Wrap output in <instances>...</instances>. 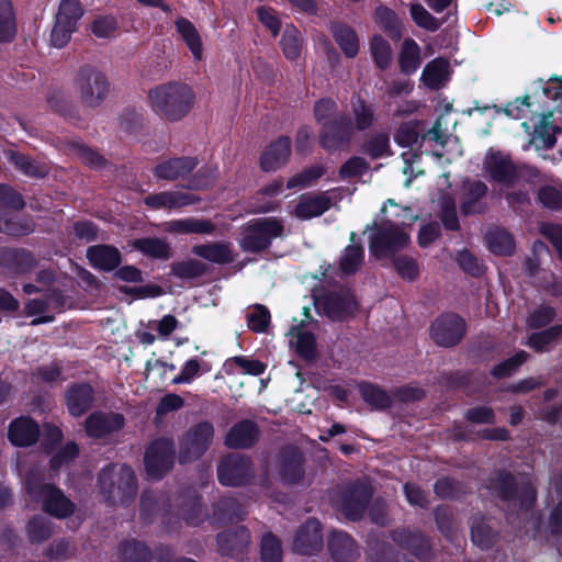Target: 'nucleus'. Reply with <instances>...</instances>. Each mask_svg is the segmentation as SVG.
<instances>
[{
    "label": "nucleus",
    "instance_id": "nucleus-1",
    "mask_svg": "<svg viewBox=\"0 0 562 562\" xmlns=\"http://www.w3.org/2000/svg\"><path fill=\"white\" fill-rule=\"evenodd\" d=\"M562 75L548 80H535L522 98L509 102L504 112L515 120L529 116L538 117L531 140L528 146L537 150L550 149L557 143V134L561 133L555 122L562 120Z\"/></svg>",
    "mask_w": 562,
    "mask_h": 562
},
{
    "label": "nucleus",
    "instance_id": "nucleus-2",
    "mask_svg": "<svg viewBox=\"0 0 562 562\" xmlns=\"http://www.w3.org/2000/svg\"><path fill=\"white\" fill-rule=\"evenodd\" d=\"M195 94L184 82L171 81L156 86L148 92L150 109L160 117L176 122L189 114Z\"/></svg>",
    "mask_w": 562,
    "mask_h": 562
},
{
    "label": "nucleus",
    "instance_id": "nucleus-3",
    "mask_svg": "<svg viewBox=\"0 0 562 562\" xmlns=\"http://www.w3.org/2000/svg\"><path fill=\"white\" fill-rule=\"evenodd\" d=\"M336 111L337 104L330 99H322L314 105L315 119L322 126L321 143L327 150L348 142L353 131L352 122L344 115H337Z\"/></svg>",
    "mask_w": 562,
    "mask_h": 562
},
{
    "label": "nucleus",
    "instance_id": "nucleus-4",
    "mask_svg": "<svg viewBox=\"0 0 562 562\" xmlns=\"http://www.w3.org/2000/svg\"><path fill=\"white\" fill-rule=\"evenodd\" d=\"M401 211L403 212L402 220H387L372 234L370 250L375 257H389L408 245L409 235L404 231V226L412 225L417 216L408 207Z\"/></svg>",
    "mask_w": 562,
    "mask_h": 562
},
{
    "label": "nucleus",
    "instance_id": "nucleus-5",
    "mask_svg": "<svg viewBox=\"0 0 562 562\" xmlns=\"http://www.w3.org/2000/svg\"><path fill=\"white\" fill-rule=\"evenodd\" d=\"M98 488L105 502L124 504L136 494L134 472L124 464L109 465L99 474Z\"/></svg>",
    "mask_w": 562,
    "mask_h": 562
},
{
    "label": "nucleus",
    "instance_id": "nucleus-6",
    "mask_svg": "<svg viewBox=\"0 0 562 562\" xmlns=\"http://www.w3.org/2000/svg\"><path fill=\"white\" fill-rule=\"evenodd\" d=\"M25 486L30 497L41 502L46 513L57 518H65L74 513V503L59 488L42 483L36 470L27 474Z\"/></svg>",
    "mask_w": 562,
    "mask_h": 562
},
{
    "label": "nucleus",
    "instance_id": "nucleus-7",
    "mask_svg": "<svg viewBox=\"0 0 562 562\" xmlns=\"http://www.w3.org/2000/svg\"><path fill=\"white\" fill-rule=\"evenodd\" d=\"M75 89L82 104L88 108H97L108 97L110 83L103 72L85 66L77 74Z\"/></svg>",
    "mask_w": 562,
    "mask_h": 562
},
{
    "label": "nucleus",
    "instance_id": "nucleus-8",
    "mask_svg": "<svg viewBox=\"0 0 562 562\" xmlns=\"http://www.w3.org/2000/svg\"><path fill=\"white\" fill-rule=\"evenodd\" d=\"M283 234V224L279 218L265 217L251 221L244 231L240 246L246 251H260L271 240Z\"/></svg>",
    "mask_w": 562,
    "mask_h": 562
},
{
    "label": "nucleus",
    "instance_id": "nucleus-9",
    "mask_svg": "<svg viewBox=\"0 0 562 562\" xmlns=\"http://www.w3.org/2000/svg\"><path fill=\"white\" fill-rule=\"evenodd\" d=\"M214 429L209 423H200L190 428L181 442L179 460L187 463L199 459L209 448Z\"/></svg>",
    "mask_w": 562,
    "mask_h": 562
},
{
    "label": "nucleus",
    "instance_id": "nucleus-10",
    "mask_svg": "<svg viewBox=\"0 0 562 562\" xmlns=\"http://www.w3.org/2000/svg\"><path fill=\"white\" fill-rule=\"evenodd\" d=\"M175 449L169 439L154 441L145 453V468L147 474L153 479L161 477L173 464Z\"/></svg>",
    "mask_w": 562,
    "mask_h": 562
},
{
    "label": "nucleus",
    "instance_id": "nucleus-11",
    "mask_svg": "<svg viewBox=\"0 0 562 562\" xmlns=\"http://www.w3.org/2000/svg\"><path fill=\"white\" fill-rule=\"evenodd\" d=\"M316 306L334 321L352 316L357 311V302L349 290L334 291L316 301Z\"/></svg>",
    "mask_w": 562,
    "mask_h": 562
},
{
    "label": "nucleus",
    "instance_id": "nucleus-12",
    "mask_svg": "<svg viewBox=\"0 0 562 562\" xmlns=\"http://www.w3.org/2000/svg\"><path fill=\"white\" fill-rule=\"evenodd\" d=\"M483 170L494 182L509 186L517 177L516 168L507 155L490 149L483 161Z\"/></svg>",
    "mask_w": 562,
    "mask_h": 562
},
{
    "label": "nucleus",
    "instance_id": "nucleus-13",
    "mask_svg": "<svg viewBox=\"0 0 562 562\" xmlns=\"http://www.w3.org/2000/svg\"><path fill=\"white\" fill-rule=\"evenodd\" d=\"M333 203L334 196L328 191L305 193L299 198L293 211H291V215L301 221L312 220L328 211Z\"/></svg>",
    "mask_w": 562,
    "mask_h": 562
},
{
    "label": "nucleus",
    "instance_id": "nucleus-14",
    "mask_svg": "<svg viewBox=\"0 0 562 562\" xmlns=\"http://www.w3.org/2000/svg\"><path fill=\"white\" fill-rule=\"evenodd\" d=\"M464 328V322L459 316L442 315L432 323L431 337L439 346L450 347L460 341Z\"/></svg>",
    "mask_w": 562,
    "mask_h": 562
},
{
    "label": "nucleus",
    "instance_id": "nucleus-15",
    "mask_svg": "<svg viewBox=\"0 0 562 562\" xmlns=\"http://www.w3.org/2000/svg\"><path fill=\"white\" fill-rule=\"evenodd\" d=\"M199 201L198 195L180 190L162 191L149 194L144 199L145 205L149 209L167 211L180 210Z\"/></svg>",
    "mask_w": 562,
    "mask_h": 562
},
{
    "label": "nucleus",
    "instance_id": "nucleus-16",
    "mask_svg": "<svg viewBox=\"0 0 562 562\" xmlns=\"http://www.w3.org/2000/svg\"><path fill=\"white\" fill-rule=\"evenodd\" d=\"M217 472L223 485H240L249 476V461L239 454H229L221 461Z\"/></svg>",
    "mask_w": 562,
    "mask_h": 562
},
{
    "label": "nucleus",
    "instance_id": "nucleus-17",
    "mask_svg": "<svg viewBox=\"0 0 562 562\" xmlns=\"http://www.w3.org/2000/svg\"><path fill=\"white\" fill-rule=\"evenodd\" d=\"M371 496L370 487L367 484H359L350 488L336 506L346 517L356 520L363 514Z\"/></svg>",
    "mask_w": 562,
    "mask_h": 562
},
{
    "label": "nucleus",
    "instance_id": "nucleus-18",
    "mask_svg": "<svg viewBox=\"0 0 562 562\" xmlns=\"http://www.w3.org/2000/svg\"><path fill=\"white\" fill-rule=\"evenodd\" d=\"M196 167V160L191 157L169 158L160 161L154 168V175L161 180L173 181L189 175Z\"/></svg>",
    "mask_w": 562,
    "mask_h": 562
},
{
    "label": "nucleus",
    "instance_id": "nucleus-19",
    "mask_svg": "<svg viewBox=\"0 0 562 562\" xmlns=\"http://www.w3.org/2000/svg\"><path fill=\"white\" fill-rule=\"evenodd\" d=\"M124 418L116 413H93L86 420V431L90 437H103L123 427Z\"/></svg>",
    "mask_w": 562,
    "mask_h": 562
},
{
    "label": "nucleus",
    "instance_id": "nucleus-20",
    "mask_svg": "<svg viewBox=\"0 0 562 562\" xmlns=\"http://www.w3.org/2000/svg\"><path fill=\"white\" fill-rule=\"evenodd\" d=\"M323 544L319 522L307 520L297 531L294 539V550L302 554H311L318 551Z\"/></svg>",
    "mask_w": 562,
    "mask_h": 562
},
{
    "label": "nucleus",
    "instance_id": "nucleus-21",
    "mask_svg": "<svg viewBox=\"0 0 562 562\" xmlns=\"http://www.w3.org/2000/svg\"><path fill=\"white\" fill-rule=\"evenodd\" d=\"M38 435V426L27 417H19L9 426L8 437L14 446H31L37 440Z\"/></svg>",
    "mask_w": 562,
    "mask_h": 562
},
{
    "label": "nucleus",
    "instance_id": "nucleus-22",
    "mask_svg": "<svg viewBox=\"0 0 562 562\" xmlns=\"http://www.w3.org/2000/svg\"><path fill=\"white\" fill-rule=\"evenodd\" d=\"M162 227L170 234L209 235L215 229V225L211 221L194 217L168 221L162 224Z\"/></svg>",
    "mask_w": 562,
    "mask_h": 562
},
{
    "label": "nucleus",
    "instance_id": "nucleus-23",
    "mask_svg": "<svg viewBox=\"0 0 562 562\" xmlns=\"http://www.w3.org/2000/svg\"><path fill=\"white\" fill-rule=\"evenodd\" d=\"M177 33L184 42L195 61L203 59V42L198 29L187 19L179 18L175 22Z\"/></svg>",
    "mask_w": 562,
    "mask_h": 562
},
{
    "label": "nucleus",
    "instance_id": "nucleus-24",
    "mask_svg": "<svg viewBox=\"0 0 562 562\" xmlns=\"http://www.w3.org/2000/svg\"><path fill=\"white\" fill-rule=\"evenodd\" d=\"M87 257L91 266L103 271L114 270L121 263L119 250L108 245L89 247Z\"/></svg>",
    "mask_w": 562,
    "mask_h": 562
},
{
    "label": "nucleus",
    "instance_id": "nucleus-25",
    "mask_svg": "<svg viewBox=\"0 0 562 562\" xmlns=\"http://www.w3.org/2000/svg\"><path fill=\"white\" fill-rule=\"evenodd\" d=\"M291 154V140L288 137H280L272 143L263 153L261 167L266 171L280 168L286 162Z\"/></svg>",
    "mask_w": 562,
    "mask_h": 562
},
{
    "label": "nucleus",
    "instance_id": "nucleus-26",
    "mask_svg": "<svg viewBox=\"0 0 562 562\" xmlns=\"http://www.w3.org/2000/svg\"><path fill=\"white\" fill-rule=\"evenodd\" d=\"M450 78V65L443 58H436L428 63L423 70V83L432 90L443 87Z\"/></svg>",
    "mask_w": 562,
    "mask_h": 562
},
{
    "label": "nucleus",
    "instance_id": "nucleus-27",
    "mask_svg": "<svg viewBox=\"0 0 562 562\" xmlns=\"http://www.w3.org/2000/svg\"><path fill=\"white\" fill-rule=\"evenodd\" d=\"M258 429L250 420H244L231 428L225 438V445L229 448H247L255 443Z\"/></svg>",
    "mask_w": 562,
    "mask_h": 562
},
{
    "label": "nucleus",
    "instance_id": "nucleus-28",
    "mask_svg": "<svg viewBox=\"0 0 562 562\" xmlns=\"http://www.w3.org/2000/svg\"><path fill=\"white\" fill-rule=\"evenodd\" d=\"M93 401L92 387L88 384L75 385L67 392L66 402L68 411L74 416H80Z\"/></svg>",
    "mask_w": 562,
    "mask_h": 562
},
{
    "label": "nucleus",
    "instance_id": "nucleus-29",
    "mask_svg": "<svg viewBox=\"0 0 562 562\" xmlns=\"http://www.w3.org/2000/svg\"><path fill=\"white\" fill-rule=\"evenodd\" d=\"M330 30L342 53L349 58L357 56L359 53L357 33L351 27L341 24H333Z\"/></svg>",
    "mask_w": 562,
    "mask_h": 562
},
{
    "label": "nucleus",
    "instance_id": "nucleus-30",
    "mask_svg": "<svg viewBox=\"0 0 562 562\" xmlns=\"http://www.w3.org/2000/svg\"><path fill=\"white\" fill-rule=\"evenodd\" d=\"M329 550L335 560L348 562L356 557L353 540L345 532L335 531L329 539Z\"/></svg>",
    "mask_w": 562,
    "mask_h": 562
},
{
    "label": "nucleus",
    "instance_id": "nucleus-31",
    "mask_svg": "<svg viewBox=\"0 0 562 562\" xmlns=\"http://www.w3.org/2000/svg\"><path fill=\"white\" fill-rule=\"evenodd\" d=\"M192 251L194 255L215 263L233 261L232 248L228 244L224 243L194 246Z\"/></svg>",
    "mask_w": 562,
    "mask_h": 562
},
{
    "label": "nucleus",
    "instance_id": "nucleus-32",
    "mask_svg": "<svg viewBox=\"0 0 562 562\" xmlns=\"http://www.w3.org/2000/svg\"><path fill=\"white\" fill-rule=\"evenodd\" d=\"M488 249L498 256L512 255L515 249L513 236L503 228H492L486 235Z\"/></svg>",
    "mask_w": 562,
    "mask_h": 562
},
{
    "label": "nucleus",
    "instance_id": "nucleus-33",
    "mask_svg": "<svg viewBox=\"0 0 562 562\" xmlns=\"http://www.w3.org/2000/svg\"><path fill=\"white\" fill-rule=\"evenodd\" d=\"M290 344L295 348L297 353L310 359L315 355V338L313 334L306 330L303 326L294 327L289 333Z\"/></svg>",
    "mask_w": 562,
    "mask_h": 562
},
{
    "label": "nucleus",
    "instance_id": "nucleus-34",
    "mask_svg": "<svg viewBox=\"0 0 562 562\" xmlns=\"http://www.w3.org/2000/svg\"><path fill=\"white\" fill-rule=\"evenodd\" d=\"M420 65V49L414 40L404 41L400 54L401 70L405 74H413Z\"/></svg>",
    "mask_w": 562,
    "mask_h": 562
},
{
    "label": "nucleus",
    "instance_id": "nucleus-35",
    "mask_svg": "<svg viewBox=\"0 0 562 562\" xmlns=\"http://www.w3.org/2000/svg\"><path fill=\"white\" fill-rule=\"evenodd\" d=\"M374 22L392 38L398 40L401 37V21L393 10L386 7L376 8Z\"/></svg>",
    "mask_w": 562,
    "mask_h": 562
},
{
    "label": "nucleus",
    "instance_id": "nucleus-36",
    "mask_svg": "<svg viewBox=\"0 0 562 562\" xmlns=\"http://www.w3.org/2000/svg\"><path fill=\"white\" fill-rule=\"evenodd\" d=\"M14 35L15 21L11 0H0V42H10Z\"/></svg>",
    "mask_w": 562,
    "mask_h": 562
},
{
    "label": "nucleus",
    "instance_id": "nucleus-37",
    "mask_svg": "<svg viewBox=\"0 0 562 562\" xmlns=\"http://www.w3.org/2000/svg\"><path fill=\"white\" fill-rule=\"evenodd\" d=\"M83 15V8L78 0H63L59 4L56 20L77 29L78 21Z\"/></svg>",
    "mask_w": 562,
    "mask_h": 562
},
{
    "label": "nucleus",
    "instance_id": "nucleus-38",
    "mask_svg": "<svg viewBox=\"0 0 562 562\" xmlns=\"http://www.w3.org/2000/svg\"><path fill=\"white\" fill-rule=\"evenodd\" d=\"M370 52L376 66L385 69L392 61V49L386 40L381 35H374L370 42Z\"/></svg>",
    "mask_w": 562,
    "mask_h": 562
},
{
    "label": "nucleus",
    "instance_id": "nucleus-39",
    "mask_svg": "<svg viewBox=\"0 0 562 562\" xmlns=\"http://www.w3.org/2000/svg\"><path fill=\"white\" fill-rule=\"evenodd\" d=\"M282 188L283 184L281 181H273L272 183L265 187L256 198L257 201L262 203L254 205V211L266 213L276 210L279 204L270 199L280 194L282 192Z\"/></svg>",
    "mask_w": 562,
    "mask_h": 562
},
{
    "label": "nucleus",
    "instance_id": "nucleus-40",
    "mask_svg": "<svg viewBox=\"0 0 562 562\" xmlns=\"http://www.w3.org/2000/svg\"><path fill=\"white\" fill-rule=\"evenodd\" d=\"M11 161L14 166L20 169L23 173L29 177L41 178L47 175L48 166L45 164L37 162L21 154H12Z\"/></svg>",
    "mask_w": 562,
    "mask_h": 562
},
{
    "label": "nucleus",
    "instance_id": "nucleus-41",
    "mask_svg": "<svg viewBox=\"0 0 562 562\" xmlns=\"http://www.w3.org/2000/svg\"><path fill=\"white\" fill-rule=\"evenodd\" d=\"M281 47L286 58L296 59L302 48V35L300 31L293 26L286 27L281 38Z\"/></svg>",
    "mask_w": 562,
    "mask_h": 562
},
{
    "label": "nucleus",
    "instance_id": "nucleus-42",
    "mask_svg": "<svg viewBox=\"0 0 562 562\" xmlns=\"http://www.w3.org/2000/svg\"><path fill=\"white\" fill-rule=\"evenodd\" d=\"M64 305V297L57 292H52L46 300H31L25 304V313L29 316L44 313L49 308H60Z\"/></svg>",
    "mask_w": 562,
    "mask_h": 562
},
{
    "label": "nucleus",
    "instance_id": "nucleus-43",
    "mask_svg": "<svg viewBox=\"0 0 562 562\" xmlns=\"http://www.w3.org/2000/svg\"><path fill=\"white\" fill-rule=\"evenodd\" d=\"M133 247L143 254L155 258H167L169 248L168 245L158 238H143L133 241Z\"/></svg>",
    "mask_w": 562,
    "mask_h": 562
},
{
    "label": "nucleus",
    "instance_id": "nucleus-44",
    "mask_svg": "<svg viewBox=\"0 0 562 562\" xmlns=\"http://www.w3.org/2000/svg\"><path fill=\"white\" fill-rule=\"evenodd\" d=\"M234 367L239 368L244 373L259 375L263 373L266 367L258 360L248 359L246 357H233L225 362V370L227 373L234 371Z\"/></svg>",
    "mask_w": 562,
    "mask_h": 562
},
{
    "label": "nucleus",
    "instance_id": "nucleus-45",
    "mask_svg": "<svg viewBox=\"0 0 562 562\" xmlns=\"http://www.w3.org/2000/svg\"><path fill=\"white\" fill-rule=\"evenodd\" d=\"M363 259V250L360 246L349 245L340 258V270L346 273L356 272Z\"/></svg>",
    "mask_w": 562,
    "mask_h": 562
},
{
    "label": "nucleus",
    "instance_id": "nucleus-46",
    "mask_svg": "<svg viewBox=\"0 0 562 562\" xmlns=\"http://www.w3.org/2000/svg\"><path fill=\"white\" fill-rule=\"evenodd\" d=\"M248 541L249 535L244 528L238 529L234 533L222 532L217 537L220 549L224 553H228L229 551L234 550L237 547L246 546Z\"/></svg>",
    "mask_w": 562,
    "mask_h": 562
},
{
    "label": "nucleus",
    "instance_id": "nucleus-47",
    "mask_svg": "<svg viewBox=\"0 0 562 562\" xmlns=\"http://www.w3.org/2000/svg\"><path fill=\"white\" fill-rule=\"evenodd\" d=\"M419 131V123L417 121L406 122L398 127L395 134V142L400 146L411 147L417 143Z\"/></svg>",
    "mask_w": 562,
    "mask_h": 562
},
{
    "label": "nucleus",
    "instance_id": "nucleus-48",
    "mask_svg": "<svg viewBox=\"0 0 562 562\" xmlns=\"http://www.w3.org/2000/svg\"><path fill=\"white\" fill-rule=\"evenodd\" d=\"M247 323L251 330L262 333L270 323V313L265 306L256 305L247 312Z\"/></svg>",
    "mask_w": 562,
    "mask_h": 562
},
{
    "label": "nucleus",
    "instance_id": "nucleus-49",
    "mask_svg": "<svg viewBox=\"0 0 562 562\" xmlns=\"http://www.w3.org/2000/svg\"><path fill=\"white\" fill-rule=\"evenodd\" d=\"M562 326H553L529 337L528 345L537 351L544 350L560 334Z\"/></svg>",
    "mask_w": 562,
    "mask_h": 562
},
{
    "label": "nucleus",
    "instance_id": "nucleus-50",
    "mask_svg": "<svg viewBox=\"0 0 562 562\" xmlns=\"http://www.w3.org/2000/svg\"><path fill=\"white\" fill-rule=\"evenodd\" d=\"M281 558V547L278 539L271 533H267L261 540L262 562H279Z\"/></svg>",
    "mask_w": 562,
    "mask_h": 562
},
{
    "label": "nucleus",
    "instance_id": "nucleus-51",
    "mask_svg": "<svg viewBox=\"0 0 562 562\" xmlns=\"http://www.w3.org/2000/svg\"><path fill=\"white\" fill-rule=\"evenodd\" d=\"M364 151L372 158H382L390 154L389 137L384 134H376L370 137L364 145Z\"/></svg>",
    "mask_w": 562,
    "mask_h": 562
},
{
    "label": "nucleus",
    "instance_id": "nucleus-52",
    "mask_svg": "<svg viewBox=\"0 0 562 562\" xmlns=\"http://www.w3.org/2000/svg\"><path fill=\"white\" fill-rule=\"evenodd\" d=\"M172 273L181 279H193L201 276L204 267L194 259L175 263L171 267Z\"/></svg>",
    "mask_w": 562,
    "mask_h": 562
},
{
    "label": "nucleus",
    "instance_id": "nucleus-53",
    "mask_svg": "<svg viewBox=\"0 0 562 562\" xmlns=\"http://www.w3.org/2000/svg\"><path fill=\"white\" fill-rule=\"evenodd\" d=\"M324 170L321 166L311 167L303 172L292 177L288 181V189L304 188L311 186L314 180L323 175Z\"/></svg>",
    "mask_w": 562,
    "mask_h": 562
},
{
    "label": "nucleus",
    "instance_id": "nucleus-54",
    "mask_svg": "<svg viewBox=\"0 0 562 562\" xmlns=\"http://www.w3.org/2000/svg\"><path fill=\"white\" fill-rule=\"evenodd\" d=\"M352 112L355 115L356 127L358 130H366L373 121L372 110L366 106L364 102L359 98L351 101Z\"/></svg>",
    "mask_w": 562,
    "mask_h": 562
},
{
    "label": "nucleus",
    "instance_id": "nucleus-55",
    "mask_svg": "<svg viewBox=\"0 0 562 562\" xmlns=\"http://www.w3.org/2000/svg\"><path fill=\"white\" fill-rule=\"evenodd\" d=\"M360 392L363 400L372 406L386 407L390 404L387 394L373 385H361Z\"/></svg>",
    "mask_w": 562,
    "mask_h": 562
},
{
    "label": "nucleus",
    "instance_id": "nucleus-56",
    "mask_svg": "<svg viewBox=\"0 0 562 562\" xmlns=\"http://www.w3.org/2000/svg\"><path fill=\"white\" fill-rule=\"evenodd\" d=\"M411 15L414 22L428 31H436L439 27L438 21L420 4L411 7Z\"/></svg>",
    "mask_w": 562,
    "mask_h": 562
},
{
    "label": "nucleus",
    "instance_id": "nucleus-57",
    "mask_svg": "<svg viewBox=\"0 0 562 562\" xmlns=\"http://www.w3.org/2000/svg\"><path fill=\"white\" fill-rule=\"evenodd\" d=\"M117 29V21L114 16L104 15L97 18L92 25L91 31L98 37H109Z\"/></svg>",
    "mask_w": 562,
    "mask_h": 562
},
{
    "label": "nucleus",
    "instance_id": "nucleus-58",
    "mask_svg": "<svg viewBox=\"0 0 562 562\" xmlns=\"http://www.w3.org/2000/svg\"><path fill=\"white\" fill-rule=\"evenodd\" d=\"M471 536L472 541L481 548L488 547L494 540V533L492 532L490 526L484 521H479L472 525Z\"/></svg>",
    "mask_w": 562,
    "mask_h": 562
},
{
    "label": "nucleus",
    "instance_id": "nucleus-59",
    "mask_svg": "<svg viewBox=\"0 0 562 562\" xmlns=\"http://www.w3.org/2000/svg\"><path fill=\"white\" fill-rule=\"evenodd\" d=\"M78 447L74 442L67 443L50 460V468L53 471H57L63 465L68 464L78 454Z\"/></svg>",
    "mask_w": 562,
    "mask_h": 562
},
{
    "label": "nucleus",
    "instance_id": "nucleus-60",
    "mask_svg": "<svg viewBox=\"0 0 562 562\" xmlns=\"http://www.w3.org/2000/svg\"><path fill=\"white\" fill-rule=\"evenodd\" d=\"M27 535L32 542H41L50 536V527L44 518H34L27 525Z\"/></svg>",
    "mask_w": 562,
    "mask_h": 562
},
{
    "label": "nucleus",
    "instance_id": "nucleus-61",
    "mask_svg": "<svg viewBox=\"0 0 562 562\" xmlns=\"http://www.w3.org/2000/svg\"><path fill=\"white\" fill-rule=\"evenodd\" d=\"M257 16L259 21L273 34V36L279 34L281 22L273 9L260 7L257 9Z\"/></svg>",
    "mask_w": 562,
    "mask_h": 562
},
{
    "label": "nucleus",
    "instance_id": "nucleus-62",
    "mask_svg": "<svg viewBox=\"0 0 562 562\" xmlns=\"http://www.w3.org/2000/svg\"><path fill=\"white\" fill-rule=\"evenodd\" d=\"M75 31L76 29L65 25L63 22L56 20L50 35L52 45L57 48L64 47L69 42L71 34Z\"/></svg>",
    "mask_w": 562,
    "mask_h": 562
},
{
    "label": "nucleus",
    "instance_id": "nucleus-63",
    "mask_svg": "<svg viewBox=\"0 0 562 562\" xmlns=\"http://www.w3.org/2000/svg\"><path fill=\"white\" fill-rule=\"evenodd\" d=\"M147 548L137 541L127 542L122 547L123 559L127 562H145Z\"/></svg>",
    "mask_w": 562,
    "mask_h": 562
},
{
    "label": "nucleus",
    "instance_id": "nucleus-64",
    "mask_svg": "<svg viewBox=\"0 0 562 562\" xmlns=\"http://www.w3.org/2000/svg\"><path fill=\"white\" fill-rule=\"evenodd\" d=\"M540 202L552 210L562 207V191L554 187H546L539 192Z\"/></svg>",
    "mask_w": 562,
    "mask_h": 562
}]
</instances>
